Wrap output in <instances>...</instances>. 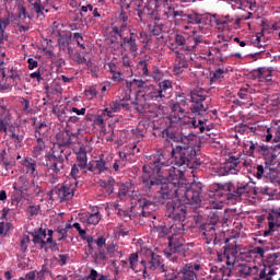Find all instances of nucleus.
I'll list each match as a JSON object with an SVG mask.
<instances>
[{
	"label": "nucleus",
	"mask_w": 280,
	"mask_h": 280,
	"mask_svg": "<svg viewBox=\"0 0 280 280\" xmlns=\"http://www.w3.org/2000/svg\"><path fill=\"white\" fill-rule=\"evenodd\" d=\"M77 165L80 170H86V165H89V158L86 156V150L84 148H80L77 152Z\"/></svg>",
	"instance_id": "obj_24"
},
{
	"label": "nucleus",
	"mask_w": 280,
	"mask_h": 280,
	"mask_svg": "<svg viewBox=\"0 0 280 280\" xmlns=\"http://www.w3.org/2000/svg\"><path fill=\"white\" fill-rule=\"evenodd\" d=\"M102 220V215H100V211H95L94 213H88L82 218L83 224H93L94 226L96 224H100V221Z\"/></svg>",
	"instance_id": "obj_28"
},
{
	"label": "nucleus",
	"mask_w": 280,
	"mask_h": 280,
	"mask_svg": "<svg viewBox=\"0 0 280 280\" xmlns=\"http://www.w3.org/2000/svg\"><path fill=\"white\" fill-rule=\"evenodd\" d=\"M185 246V238L180 234H174L168 237V246L164 250V255L170 258L176 253H180Z\"/></svg>",
	"instance_id": "obj_9"
},
{
	"label": "nucleus",
	"mask_w": 280,
	"mask_h": 280,
	"mask_svg": "<svg viewBox=\"0 0 280 280\" xmlns=\"http://www.w3.org/2000/svg\"><path fill=\"white\" fill-rule=\"evenodd\" d=\"M155 233L160 234V237H165L167 235V226L165 225H159L153 229Z\"/></svg>",
	"instance_id": "obj_47"
},
{
	"label": "nucleus",
	"mask_w": 280,
	"mask_h": 280,
	"mask_svg": "<svg viewBox=\"0 0 280 280\" xmlns=\"http://www.w3.org/2000/svg\"><path fill=\"white\" fill-rule=\"evenodd\" d=\"M172 89V81L170 80H164L160 83V92L162 93V95H164L165 97V93H167V91H170Z\"/></svg>",
	"instance_id": "obj_38"
},
{
	"label": "nucleus",
	"mask_w": 280,
	"mask_h": 280,
	"mask_svg": "<svg viewBox=\"0 0 280 280\" xmlns=\"http://www.w3.org/2000/svg\"><path fill=\"white\" fill-rule=\"evenodd\" d=\"M149 270H161V272H165V265L161 264V256L154 254L151 255Z\"/></svg>",
	"instance_id": "obj_26"
},
{
	"label": "nucleus",
	"mask_w": 280,
	"mask_h": 280,
	"mask_svg": "<svg viewBox=\"0 0 280 280\" xmlns=\"http://www.w3.org/2000/svg\"><path fill=\"white\" fill-rule=\"evenodd\" d=\"M132 135L138 139V141L144 137L145 131L143 129H132Z\"/></svg>",
	"instance_id": "obj_53"
},
{
	"label": "nucleus",
	"mask_w": 280,
	"mask_h": 280,
	"mask_svg": "<svg viewBox=\"0 0 280 280\" xmlns=\"http://www.w3.org/2000/svg\"><path fill=\"white\" fill-rule=\"evenodd\" d=\"M70 113H75V115H86V108L78 109V107H72Z\"/></svg>",
	"instance_id": "obj_60"
},
{
	"label": "nucleus",
	"mask_w": 280,
	"mask_h": 280,
	"mask_svg": "<svg viewBox=\"0 0 280 280\" xmlns=\"http://www.w3.org/2000/svg\"><path fill=\"white\" fill-rule=\"evenodd\" d=\"M224 75H226V72L224 71V69L219 68L217 70H214L212 77L210 78V82H220L221 80H223Z\"/></svg>",
	"instance_id": "obj_34"
},
{
	"label": "nucleus",
	"mask_w": 280,
	"mask_h": 280,
	"mask_svg": "<svg viewBox=\"0 0 280 280\" xmlns=\"http://www.w3.org/2000/svg\"><path fill=\"white\" fill-rule=\"evenodd\" d=\"M73 38L77 42V45H79V47H81V49H85L86 47L84 46L83 42H84V37H82V34L80 33H74L73 34Z\"/></svg>",
	"instance_id": "obj_48"
},
{
	"label": "nucleus",
	"mask_w": 280,
	"mask_h": 280,
	"mask_svg": "<svg viewBox=\"0 0 280 280\" xmlns=\"http://www.w3.org/2000/svg\"><path fill=\"white\" fill-rule=\"evenodd\" d=\"M161 158L150 156L147 164L143 165L142 190L145 196H152L159 191L163 200H170L175 196L170 218L174 220H185L187 215L186 205H200L202 198V183L180 184L176 188V182H165L161 176Z\"/></svg>",
	"instance_id": "obj_1"
},
{
	"label": "nucleus",
	"mask_w": 280,
	"mask_h": 280,
	"mask_svg": "<svg viewBox=\"0 0 280 280\" xmlns=\"http://www.w3.org/2000/svg\"><path fill=\"white\" fill-rule=\"evenodd\" d=\"M35 12L38 14V16L43 15V11L45 10V7L40 4V0H36L33 3Z\"/></svg>",
	"instance_id": "obj_49"
},
{
	"label": "nucleus",
	"mask_w": 280,
	"mask_h": 280,
	"mask_svg": "<svg viewBox=\"0 0 280 280\" xmlns=\"http://www.w3.org/2000/svg\"><path fill=\"white\" fill-rule=\"evenodd\" d=\"M215 198H221V199L210 201V209H222L224 207L223 200H229V198H225L222 195H218V191H215Z\"/></svg>",
	"instance_id": "obj_31"
},
{
	"label": "nucleus",
	"mask_w": 280,
	"mask_h": 280,
	"mask_svg": "<svg viewBox=\"0 0 280 280\" xmlns=\"http://www.w3.org/2000/svg\"><path fill=\"white\" fill-rule=\"evenodd\" d=\"M151 78H153L155 82H161V80H163V72H161V70H154Z\"/></svg>",
	"instance_id": "obj_52"
},
{
	"label": "nucleus",
	"mask_w": 280,
	"mask_h": 280,
	"mask_svg": "<svg viewBox=\"0 0 280 280\" xmlns=\"http://www.w3.org/2000/svg\"><path fill=\"white\" fill-rule=\"evenodd\" d=\"M47 243L49 244V248H56L57 244L54 243V231L49 230L48 231V237H47Z\"/></svg>",
	"instance_id": "obj_50"
},
{
	"label": "nucleus",
	"mask_w": 280,
	"mask_h": 280,
	"mask_svg": "<svg viewBox=\"0 0 280 280\" xmlns=\"http://www.w3.org/2000/svg\"><path fill=\"white\" fill-rule=\"evenodd\" d=\"M75 187H78V180L75 178H68L58 188V198L60 200H71L75 194Z\"/></svg>",
	"instance_id": "obj_8"
},
{
	"label": "nucleus",
	"mask_w": 280,
	"mask_h": 280,
	"mask_svg": "<svg viewBox=\"0 0 280 280\" xmlns=\"http://www.w3.org/2000/svg\"><path fill=\"white\" fill-rule=\"evenodd\" d=\"M128 261L130 264L131 270H136V272H137V266H139V254L138 253L131 254L129 256Z\"/></svg>",
	"instance_id": "obj_37"
},
{
	"label": "nucleus",
	"mask_w": 280,
	"mask_h": 280,
	"mask_svg": "<svg viewBox=\"0 0 280 280\" xmlns=\"http://www.w3.org/2000/svg\"><path fill=\"white\" fill-rule=\"evenodd\" d=\"M277 276V269L273 266L264 267L254 280H272V277Z\"/></svg>",
	"instance_id": "obj_23"
},
{
	"label": "nucleus",
	"mask_w": 280,
	"mask_h": 280,
	"mask_svg": "<svg viewBox=\"0 0 280 280\" xmlns=\"http://www.w3.org/2000/svg\"><path fill=\"white\" fill-rule=\"evenodd\" d=\"M124 103H121V101H114L110 104V109L113 110V113H117L119 110H121V108H124Z\"/></svg>",
	"instance_id": "obj_45"
},
{
	"label": "nucleus",
	"mask_w": 280,
	"mask_h": 280,
	"mask_svg": "<svg viewBox=\"0 0 280 280\" xmlns=\"http://www.w3.org/2000/svg\"><path fill=\"white\" fill-rule=\"evenodd\" d=\"M187 60H185V57H183V54L177 52V56L175 57V65H174V73L175 75H180L185 69H187Z\"/></svg>",
	"instance_id": "obj_22"
},
{
	"label": "nucleus",
	"mask_w": 280,
	"mask_h": 280,
	"mask_svg": "<svg viewBox=\"0 0 280 280\" xmlns=\"http://www.w3.org/2000/svg\"><path fill=\"white\" fill-rule=\"evenodd\" d=\"M19 16H23V19H27V12L25 10V7L24 5H19Z\"/></svg>",
	"instance_id": "obj_61"
},
{
	"label": "nucleus",
	"mask_w": 280,
	"mask_h": 280,
	"mask_svg": "<svg viewBox=\"0 0 280 280\" xmlns=\"http://www.w3.org/2000/svg\"><path fill=\"white\" fill-rule=\"evenodd\" d=\"M162 2L164 5L162 16H165L166 19H177L178 16L182 19V16H185V12L176 11L170 5V0H162Z\"/></svg>",
	"instance_id": "obj_20"
},
{
	"label": "nucleus",
	"mask_w": 280,
	"mask_h": 280,
	"mask_svg": "<svg viewBox=\"0 0 280 280\" xmlns=\"http://www.w3.org/2000/svg\"><path fill=\"white\" fill-rule=\"evenodd\" d=\"M148 65H149L148 59L139 61L138 71H139L140 75H150V72L148 70Z\"/></svg>",
	"instance_id": "obj_35"
},
{
	"label": "nucleus",
	"mask_w": 280,
	"mask_h": 280,
	"mask_svg": "<svg viewBox=\"0 0 280 280\" xmlns=\"http://www.w3.org/2000/svg\"><path fill=\"white\" fill-rule=\"evenodd\" d=\"M197 34L198 31L194 30L192 34L190 35V40H194L192 45H186L187 39H185V36L176 35L175 45H177V47H179V49H183L184 51H196V47H198L199 43H202V37Z\"/></svg>",
	"instance_id": "obj_7"
},
{
	"label": "nucleus",
	"mask_w": 280,
	"mask_h": 280,
	"mask_svg": "<svg viewBox=\"0 0 280 280\" xmlns=\"http://www.w3.org/2000/svg\"><path fill=\"white\" fill-rule=\"evenodd\" d=\"M34 279H36V275L34 273V271L26 273L24 278H20V280H34Z\"/></svg>",
	"instance_id": "obj_64"
},
{
	"label": "nucleus",
	"mask_w": 280,
	"mask_h": 280,
	"mask_svg": "<svg viewBox=\"0 0 280 280\" xmlns=\"http://www.w3.org/2000/svg\"><path fill=\"white\" fill-rule=\"evenodd\" d=\"M122 51H130L133 56H137L139 51V45H137V39L135 38V33H130V37L122 38L120 43Z\"/></svg>",
	"instance_id": "obj_16"
},
{
	"label": "nucleus",
	"mask_w": 280,
	"mask_h": 280,
	"mask_svg": "<svg viewBox=\"0 0 280 280\" xmlns=\"http://www.w3.org/2000/svg\"><path fill=\"white\" fill-rule=\"evenodd\" d=\"M158 8H159V2H156V0H150L145 3L142 11L140 9H137L140 22L143 23L145 19H153V21H156Z\"/></svg>",
	"instance_id": "obj_11"
},
{
	"label": "nucleus",
	"mask_w": 280,
	"mask_h": 280,
	"mask_svg": "<svg viewBox=\"0 0 280 280\" xmlns=\"http://www.w3.org/2000/svg\"><path fill=\"white\" fill-rule=\"evenodd\" d=\"M224 170L225 173L224 175H229V174H237V160H235L234 162H226L224 164Z\"/></svg>",
	"instance_id": "obj_32"
},
{
	"label": "nucleus",
	"mask_w": 280,
	"mask_h": 280,
	"mask_svg": "<svg viewBox=\"0 0 280 280\" xmlns=\"http://www.w3.org/2000/svg\"><path fill=\"white\" fill-rule=\"evenodd\" d=\"M2 78H10V80H12L14 84H19V82H21V75L19 74V70L14 68L9 69L7 73L5 71H2Z\"/></svg>",
	"instance_id": "obj_29"
},
{
	"label": "nucleus",
	"mask_w": 280,
	"mask_h": 280,
	"mask_svg": "<svg viewBox=\"0 0 280 280\" xmlns=\"http://www.w3.org/2000/svg\"><path fill=\"white\" fill-rule=\"evenodd\" d=\"M121 60L122 66L126 67V69H130L132 67V61L130 60V57L124 51H121Z\"/></svg>",
	"instance_id": "obj_42"
},
{
	"label": "nucleus",
	"mask_w": 280,
	"mask_h": 280,
	"mask_svg": "<svg viewBox=\"0 0 280 280\" xmlns=\"http://www.w3.org/2000/svg\"><path fill=\"white\" fill-rule=\"evenodd\" d=\"M131 189H132V185L121 184L119 187V197L124 198V196H128V194H130Z\"/></svg>",
	"instance_id": "obj_39"
},
{
	"label": "nucleus",
	"mask_w": 280,
	"mask_h": 280,
	"mask_svg": "<svg viewBox=\"0 0 280 280\" xmlns=\"http://www.w3.org/2000/svg\"><path fill=\"white\" fill-rule=\"evenodd\" d=\"M85 95L88 100H94V97H97V89L95 86L89 88L85 90Z\"/></svg>",
	"instance_id": "obj_44"
},
{
	"label": "nucleus",
	"mask_w": 280,
	"mask_h": 280,
	"mask_svg": "<svg viewBox=\"0 0 280 280\" xmlns=\"http://www.w3.org/2000/svg\"><path fill=\"white\" fill-rule=\"evenodd\" d=\"M8 113V106L5 105V101L3 98L0 100V117H3Z\"/></svg>",
	"instance_id": "obj_54"
},
{
	"label": "nucleus",
	"mask_w": 280,
	"mask_h": 280,
	"mask_svg": "<svg viewBox=\"0 0 280 280\" xmlns=\"http://www.w3.org/2000/svg\"><path fill=\"white\" fill-rule=\"evenodd\" d=\"M182 19H187L188 23L196 25H200V23H202V15L198 13H184V15H182Z\"/></svg>",
	"instance_id": "obj_30"
},
{
	"label": "nucleus",
	"mask_w": 280,
	"mask_h": 280,
	"mask_svg": "<svg viewBox=\"0 0 280 280\" xmlns=\"http://www.w3.org/2000/svg\"><path fill=\"white\" fill-rule=\"evenodd\" d=\"M198 272H200V264L188 262L178 271L180 280H198Z\"/></svg>",
	"instance_id": "obj_10"
},
{
	"label": "nucleus",
	"mask_w": 280,
	"mask_h": 280,
	"mask_svg": "<svg viewBox=\"0 0 280 280\" xmlns=\"http://www.w3.org/2000/svg\"><path fill=\"white\" fill-rule=\"evenodd\" d=\"M33 243L35 246H39L40 248H51L49 247V243H47V232L43 229H39L33 233Z\"/></svg>",
	"instance_id": "obj_18"
},
{
	"label": "nucleus",
	"mask_w": 280,
	"mask_h": 280,
	"mask_svg": "<svg viewBox=\"0 0 280 280\" xmlns=\"http://www.w3.org/2000/svg\"><path fill=\"white\" fill-rule=\"evenodd\" d=\"M46 180L50 185H56L59 176L65 174V161H69V153H63L62 149L56 148L52 153L46 158Z\"/></svg>",
	"instance_id": "obj_4"
},
{
	"label": "nucleus",
	"mask_w": 280,
	"mask_h": 280,
	"mask_svg": "<svg viewBox=\"0 0 280 280\" xmlns=\"http://www.w3.org/2000/svg\"><path fill=\"white\" fill-rule=\"evenodd\" d=\"M255 77L258 82H271L272 81V72L266 68H259L255 71Z\"/></svg>",
	"instance_id": "obj_25"
},
{
	"label": "nucleus",
	"mask_w": 280,
	"mask_h": 280,
	"mask_svg": "<svg viewBox=\"0 0 280 280\" xmlns=\"http://www.w3.org/2000/svg\"><path fill=\"white\" fill-rule=\"evenodd\" d=\"M240 100H249L250 94L248 93V89H241L238 92Z\"/></svg>",
	"instance_id": "obj_51"
},
{
	"label": "nucleus",
	"mask_w": 280,
	"mask_h": 280,
	"mask_svg": "<svg viewBox=\"0 0 280 280\" xmlns=\"http://www.w3.org/2000/svg\"><path fill=\"white\" fill-rule=\"evenodd\" d=\"M71 229V224L67 223L65 228L57 229V233L59 234V241L65 240L67 237V233H69V230Z\"/></svg>",
	"instance_id": "obj_41"
},
{
	"label": "nucleus",
	"mask_w": 280,
	"mask_h": 280,
	"mask_svg": "<svg viewBox=\"0 0 280 280\" xmlns=\"http://www.w3.org/2000/svg\"><path fill=\"white\" fill-rule=\"evenodd\" d=\"M78 164H73L72 168H71V173L70 176L68 178H74V180H78V178H80V168H78Z\"/></svg>",
	"instance_id": "obj_46"
},
{
	"label": "nucleus",
	"mask_w": 280,
	"mask_h": 280,
	"mask_svg": "<svg viewBox=\"0 0 280 280\" xmlns=\"http://www.w3.org/2000/svg\"><path fill=\"white\" fill-rule=\"evenodd\" d=\"M140 40L141 43H143L144 45H148V40H149V36L145 32H140Z\"/></svg>",
	"instance_id": "obj_62"
},
{
	"label": "nucleus",
	"mask_w": 280,
	"mask_h": 280,
	"mask_svg": "<svg viewBox=\"0 0 280 280\" xmlns=\"http://www.w3.org/2000/svg\"><path fill=\"white\" fill-rule=\"evenodd\" d=\"M27 244H30V236H24L22 240H21V243H20V246L22 248V250H27Z\"/></svg>",
	"instance_id": "obj_56"
},
{
	"label": "nucleus",
	"mask_w": 280,
	"mask_h": 280,
	"mask_svg": "<svg viewBox=\"0 0 280 280\" xmlns=\"http://www.w3.org/2000/svg\"><path fill=\"white\" fill-rule=\"evenodd\" d=\"M43 152H45V142L40 138H37V144L34 149V156L38 159Z\"/></svg>",
	"instance_id": "obj_36"
},
{
	"label": "nucleus",
	"mask_w": 280,
	"mask_h": 280,
	"mask_svg": "<svg viewBox=\"0 0 280 280\" xmlns=\"http://www.w3.org/2000/svg\"><path fill=\"white\" fill-rule=\"evenodd\" d=\"M237 252L233 248H228L224 250L223 255L219 256L220 261H225L226 266L230 268L235 266L237 257Z\"/></svg>",
	"instance_id": "obj_21"
},
{
	"label": "nucleus",
	"mask_w": 280,
	"mask_h": 280,
	"mask_svg": "<svg viewBox=\"0 0 280 280\" xmlns=\"http://www.w3.org/2000/svg\"><path fill=\"white\" fill-rule=\"evenodd\" d=\"M165 277H166V280H176L178 279V272L174 270H170L166 272Z\"/></svg>",
	"instance_id": "obj_55"
},
{
	"label": "nucleus",
	"mask_w": 280,
	"mask_h": 280,
	"mask_svg": "<svg viewBox=\"0 0 280 280\" xmlns=\"http://www.w3.org/2000/svg\"><path fill=\"white\" fill-rule=\"evenodd\" d=\"M152 201L148 199L142 200V215L143 218H148L150 215V212H148V207H151Z\"/></svg>",
	"instance_id": "obj_43"
},
{
	"label": "nucleus",
	"mask_w": 280,
	"mask_h": 280,
	"mask_svg": "<svg viewBox=\"0 0 280 280\" xmlns=\"http://www.w3.org/2000/svg\"><path fill=\"white\" fill-rule=\"evenodd\" d=\"M253 253H254L255 255L260 256V257H264V255H266V250H264L261 247H255V248L253 249Z\"/></svg>",
	"instance_id": "obj_63"
},
{
	"label": "nucleus",
	"mask_w": 280,
	"mask_h": 280,
	"mask_svg": "<svg viewBox=\"0 0 280 280\" xmlns=\"http://www.w3.org/2000/svg\"><path fill=\"white\" fill-rule=\"evenodd\" d=\"M201 233L208 240V242H211L212 240H215V225L214 224H206L201 228Z\"/></svg>",
	"instance_id": "obj_27"
},
{
	"label": "nucleus",
	"mask_w": 280,
	"mask_h": 280,
	"mask_svg": "<svg viewBox=\"0 0 280 280\" xmlns=\"http://www.w3.org/2000/svg\"><path fill=\"white\" fill-rule=\"evenodd\" d=\"M93 165H94V170H96L100 174L108 170V163H106V161H104L103 159L94 161Z\"/></svg>",
	"instance_id": "obj_33"
},
{
	"label": "nucleus",
	"mask_w": 280,
	"mask_h": 280,
	"mask_svg": "<svg viewBox=\"0 0 280 280\" xmlns=\"http://www.w3.org/2000/svg\"><path fill=\"white\" fill-rule=\"evenodd\" d=\"M268 230L264 232V237H268L275 233V226H280V211L278 209H272L271 213L267 217Z\"/></svg>",
	"instance_id": "obj_13"
},
{
	"label": "nucleus",
	"mask_w": 280,
	"mask_h": 280,
	"mask_svg": "<svg viewBox=\"0 0 280 280\" xmlns=\"http://www.w3.org/2000/svg\"><path fill=\"white\" fill-rule=\"evenodd\" d=\"M98 250H102V248H104V246H106V238L104 237H98L97 241L95 242Z\"/></svg>",
	"instance_id": "obj_58"
},
{
	"label": "nucleus",
	"mask_w": 280,
	"mask_h": 280,
	"mask_svg": "<svg viewBox=\"0 0 280 280\" xmlns=\"http://www.w3.org/2000/svg\"><path fill=\"white\" fill-rule=\"evenodd\" d=\"M215 23L218 27H224V25H229L231 23V20H224L223 18L217 19Z\"/></svg>",
	"instance_id": "obj_57"
},
{
	"label": "nucleus",
	"mask_w": 280,
	"mask_h": 280,
	"mask_svg": "<svg viewBox=\"0 0 280 280\" xmlns=\"http://www.w3.org/2000/svg\"><path fill=\"white\" fill-rule=\"evenodd\" d=\"M7 135L14 141L16 148H21V143H23V139H25V131L21 129V127L10 126L7 130Z\"/></svg>",
	"instance_id": "obj_15"
},
{
	"label": "nucleus",
	"mask_w": 280,
	"mask_h": 280,
	"mask_svg": "<svg viewBox=\"0 0 280 280\" xmlns=\"http://www.w3.org/2000/svg\"><path fill=\"white\" fill-rule=\"evenodd\" d=\"M138 82V86L140 89H142L143 93H144V97H147V100H159L165 97V94L161 93V90H159V88H155L152 84H148L143 81H137Z\"/></svg>",
	"instance_id": "obj_12"
},
{
	"label": "nucleus",
	"mask_w": 280,
	"mask_h": 280,
	"mask_svg": "<svg viewBox=\"0 0 280 280\" xmlns=\"http://www.w3.org/2000/svg\"><path fill=\"white\" fill-rule=\"evenodd\" d=\"M236 270H237L238 277L246 279V277H253L257 275V272H259V267L243 264V265H240Z\"/></svg>",
	"instance_id": "obj_19"
},
{
	"label": "nucleus",
	"mask_w": 280,
	"mask_h": 280,
	"mask_svg": "<svg viewBox=\"0 0 280 280\" xmlns=\"http://www.w3.org/2000/svg\"><path fill=\"white\" fill-rule=\"evenodd\" d=\"M27 62H28V69L31 71L36 69V67H38V61H36L34 58H28Z\"/></svg>",
	"instance_id": "obj_59"
},
{
	"label": "nucleus",
	"mask_w": 280,
	"mask_h": 280,
	"mask_svg": "<svg viewBox=\"0 0 280 280\" xmlns=\"http://www.w3.org/2000/svg\"><path fill=\"white\" fill-rule=\"evenodd\" d=\"M248 191V184H237L236 186L232 183H228L217 190V196H222L223 198H240L243 194Z\"/></svg>",
	"instance_id": "obj_5"
},
{
	"label": "nucleus",
	"mask_w": 280,
	"mask_h": 280,
	"mask_svg": "<svg viewBox=\"0 0 280 280\" xmlns=\"http://www.w3.org/2000/svg\"><path fill=\"white\" fill-rule=\"evenodd\" d=\"M68 145H71V135H69V132H67V131L61 132L57 137V143L54 144L51 154H54V151L56 150V148H59L60 150H62L63 154H69V156H71V152H69L66 149V148H68Z\"/></svg>",
	"instance_id": "obj_14"
},
{
	"label": "nucleus",
	"mask_w": 280,
	"mask_h": 280,
	"mask_svg": "<svg viewBox=\"0 0 280 280\" xmlns=\"http://www.w3.org/2000/svg\"><path fill=\"white\" fill-rule=\"evenodd\" d=\"M14 191H20L22 196H25L26 192L30 191V189H33L35 194H40V187L34 183V179L27 178V176L23 175L19 177L18 182L13 184Z\"/></svg>",
	"instance_id": "obj_6"
},
{
	"label": "nucleus",
	"mask_w": 280,
	"mask_h": 280,
	"mask_svg": "<svg viewBox=\"0 0 280 280\" xmlns=\"http://www.w3.org/2000/svg\"><path fill=\"white\" fill-rule=\"evenodd\" d=\"M196 96L194 95H179L178 103L173 104L172 113L167 117V121L170 124L166 129H164L163 135H170V139H174V132H172V128H176V126H180V124H185L190 128H199L200 132H205V121L202 120L201 115L207 113V107H205V96L200 97V102H195Z\"/></svg>",
	"instance_id": "obj_3"
},
{
	"label": "nucleus",
	"mask_w": 280,
	"mask_h": 280,
	"mask_svg": "<svg viewBox=\"0 0 280 280\" xmlns=\"http://www.w3.org/2000/svg\"><path fill=\"white\" fill-rule=\"evenodd\" d=\"M10 25V14L7 18H0V35L3 36L5 28Z\"/></svg>",
	"instance_id": "obj_40"
},
{
	"label": "nucleus",
	"mask_w": 280,
	"mask_h": 280,
	"mask_svg": "<svg viewBox=\"0 0 280 280\" xmlns=\"http://www.w3.org/2000/svg\"><path fill=\"white\" fill-rule=\"evenodd\" d=\"M194 139L196 136L183 135L175 141L179 143L176 148L172 149V165L163 162V153L151 156L160 158V175H156L161 180H167L168 183H178L183 178V170H187L191 164V161L198 156L200 147H194Z\"/></svg>",
	"instance_id": "obj_2"
},
{
	"label": "nucleus",
	"mask_w": 280,
	"mask_h": 280,
	"mask_svg": "<svg viewBox=\"0 0 280 280\" xmlns=\"http://www.w3.org/2000/svg\"><path fill=\"white\" fill-rule=\"evenodd\" d=\"M37 162L36 160L32 158H26L24 161H22V170L27 174L28 176H33V178H36L38 176V171L36 170Z\"/></svg>",
	"instance_id": "obj_17"
}]
</instances>
